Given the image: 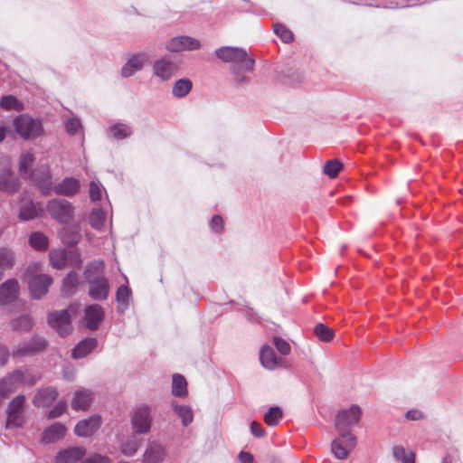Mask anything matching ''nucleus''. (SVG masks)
<instances>
[{
	"instance_id": "obj_1",
	"label": "nucleus",
	"mask_w": 463,
	"mask_h": 463,
	"mask_svg": "<svg viewBox=\"0 0 463 463\" xmlns=\"http://www.w3.org/2000/svg\"><path fill=\"white\" fill-rule=\"evenodd\" d=\"M215 55L222 61L231 63V71L238 84L249 81V78L244 73L253 71L255 61L244 49L222 46L215 51Z\"/></svg>"
},
{
	"instance_id": "obj_2",
	"label": "nucleus",
	"mask_w": 463,
	"mask_h": 463,
	"mask_svg": "<svg viewBox=\"0 0 463 463\" xmlns=\"http://www.w3.org/2000/svg\"><path fill=\"white\" fill-rule=\"evenodd\" d=\"M104 261L99 260L89 263L83 272L84 279L89 284V296L96 301L107 299L109 294L110 286L104 275Z\"/></svg>"
},
{
	"instance_id": "obj_3",
	"label": "nucleus",
	"mask_w": 463,
	"mask_h": 463,
	"mask_svg": "<svg viewBox=\"0 0 463 463\" xmlns=\"http://www.w3.org/2000/svg\"><path fill=\"white\" fill-rule=\"evenodd\" d=\"M24 274L33 298L40 299L47 294L50 286L52 284V278L40 272V264H30Z\"/></svg>"
},
{
	"instance_id": "obj_4",
	"label": "nucleus",
	"mask_w": 463,
	"mask_h": 463,
	"mask_svg": "<svg viewBox=\"0 0 463 463\" xmlns=\"http://www.w3.org/2000/svg\"><path fill=\"white\" fill-rule=\"evenodd\" d=\"M14 128L23 139H35L43 133L42 121L28 114H21L14 118Z\"/></svg>"
},
{
	"instance_id": "obj_5",
	"label": "nucleus",
	"mask_w": 463,
	"mask_h": 463,
	"mask_svg": "<svg viewBox=\"0 0 463 463\" xmlns=\"http://www.w3.org/2000/svg\"><path fill=\"white\" fill-rule=\"evenodd\" d=\"M48 214L61 223H68L73 217L74 207L65 199L54 198L46 203Z\"/></svg>"
},
{
	"instance_id": "obj_6",
	"label": "nucleus",
	"mask_w": 463,
	"mask_h": 463,
	"mask_svg": "<svg viewBox=\"0 0 463 463\" xmlns=\"http://www.w3.org/2000/svg\"><path fill=\"white\" fill-rule=\"evenodd\" d=\"M362 416V409L356 404L339 410L335 418L337 430L345 431L357 425Z\"/></svg>"
},
{
	"instance_id": "obj_7",
	"label": "nucleus",
	"mask_w": 463,
	"mask_h": 463,
	"mask_svg": "<svg viewBox=\"0 0 463 463\" xmlns=\"http://www.w3.org/2000/svg\"><path fill=\"white\" fill-rule=\"evenodd\" d=\"M47 346V341L44 337L40 335H33V337L19 343L13 348V358H21L24 356L33 355Z\"/></svg>"
},
{
	"instance_id": "obj_8",
	"label": "nucleus",
	"mask_w": 463,
	"mask_h": 463,
	"mask_svg": "<svg viewBox=\"0 0 463 463\" xmlns=\"http://www.w3.org/2000/svg\"><path fill=\"white\" fill-rule=\"evenodd\" d=\"M47 322L61 337H66L72 330L71 316L66 309L50 312Z\"/></svg>"
},
{
	"instance_id": "obj_9",
	"label": "nucleus",
	"mask_w": 463,
	"mask_h": 463,
	"mask_svg": "<svg viewBox=\"0 0 463 463\" xmlns=\"http://www.w3.org/2000/svg\"><path fill=\"white\" fill-rule=\"evenodd\" d=\"M25 402V396L23 394L14 398L7 407L6 428L20 427L24 423L23 409Z\"/></svg>"
},
{
	"instance_id": "obj_10",
	"label": "nucleus",
	"mask_w": 463,
	"mask_h": 463,
	"mask_svg": "<svg viewBox=\"0 0 463 463\" xmlns=\"http://www.w3.org/2000/svg\"><path fill=\"white\" fill-rule=\"evenodd\" d=\"M43 206L39 202H34L25 193L22 194L21 204L18 211V218L22 222H28L40 217L43 213Z\"/></svg>"
},
{
	"instance_id": "obj_11",
	"label": "nucleus",
	"mask_w": 463,
	"mask_h": 463,
	"mask_svg": "<svg viewBox=\"0 0 463 463\" xmlns=\"http://www.w3.org/2000/svg\"><path fill=\"white\" fill-rule=\"evenodd\" d=\"M200 48V41L187 35L173 37L165 43V49L171 52L195 51Z\"/></svg>"
},
{
	"instance_id": "obj_12",
	"label": "nucleus",
	"mask_w": 463,
	"mask_h": 463,
	"mask_svg": "<svg viewBox=\"0 0 463 463\" xmlns=\"http://www.w3.org/2000/svg\"><path fill=\"white\" fill-rule=\"evenodd\" d=\"M151 413L148 406L138 407L132 415V425L137 434H146L150 430Z\"/></svg>"
},
{
	"instance_id": "obj_13",
	"label": "nucleus",
	"mask_w": 463,
	"mask_h": 463,
	"mask_svg": "<svg viewBox=\"0 0 463 463\" xmlns=\"http://www.w3.org/2000/svg\"><path fill=\"white\" fill-rule=\"evenodd\" d=\"M21 182L8 165L0 166V191L6 194H15Z\"/></svg>"
},
{
	"instance_id": "obj_14",
	"label": "nucleus",
	"mask_w": 463,
	"mask_h": 463,
	"mask_svg": "<svg viewBox=\"0 0 463 463\" xmlns=\"http://www.w3.org/2000/svg\"><path fill=\"white\" fill-rule=\"evenodd\" d=\"M178 64L168 58L156 60L153 65V73L161 80H169L178 71Z\"/></svg>"
},
{
	"instance_id": "obj_15",
	"label": "nucleus",
	"mask_w": 463,
	"mask_h": 463,
	"mask_svg": "<svg viewBox=\"0 0 463 463\" xmlns=\"http://www.w3.org/2000/svg\"><path fill=\"white\" fill-rule=\"evenodd\" d=\"M355 436H336L331 442V451L339 459L345 458L355 447Z\"/></svg>"
},
{
	"instance_id": "obj_16",
	"label": "nucleus",
	"mask_w": 463,
	"mask_h": 463,
	"mask_svg": "<svg viewBox=\"0 0 463 463\" xmlns=\"http://www.w3.org/2000/svg\"><path fill=\"white\" fill-rule=\"evenodd\" d=\"M24 381V373L22 370H15L0 381V396L8 397L10 393L19 388Z\"/></svg>"
},
{
	"instance_id": "obj_17",
	"label": "nucleus",
	"mask_w": 463,
	"mask_h": 463,
	"mask_svg": "<svg viewBox=\"0 0 463 463\" xmlns=\"http://www.w3.org/2000/svg\"><path fill=\"white\" fill-rule=\"evenodd\" d=\"M148 61V56L145 52L135 53L131 55L121 69V75L124 78L133 76L136 72L141 71Z\"/></svg>"
},
{
	"instance_id": "obj_18",
	"label": "nucleus",
	"mask_w": 463,
	"mask_h": 463,
	"mask_svg": "<svg viewBox=\"0 0 463 463\" xmlns=\"http://www.w3.org/2000/svg\"><path fill=\"white\" fill-rule=\"evenodd\" d=\"M19 295V283L15 279H10L0 285V306L13 303Z\"/></svg>"
},
{
	"instance_id": "obj_19",
	"label": "nucleus",
	"mask_w": 463,
	"mask_h": 463,
	"mask_svg": "<svg viewBox=\"0 0 463 463\" xmlns=\"http://www.w3.org/2000/svg\"><path fill=\"white\" fill-rule=\"evenodd\" d=\"M84 313L86 327L90 330H96L104 318L103 308L98 304H93L86 307Z\"/></svg>"
},
{
	"instance_id": "obj_20",
	"label": "nucleus",
	"mask_w": 463,
	"mask_h": 463,
	"mask_svg": "<svg viewBox=\"0 0 463 463\" xmlns=\"http://www.w3.org/2000/svg\"><path fill=\"white\" fill-rule=\"evenodd\" d=\"M93 393L90 390L80 387L77 389L71 399V408L75 411H87L92 402Z\"/></svg>"
},
{
	"instance_id": "obj_21",
	"label": "nucleus",
	"mask_w": 463,
	"mask_h": 463,
	"mask_svg": "<svg viewBox=\"0 0 463 463\" xmlns=\"http://www.w3.org/2000/svg\"><path fill=\"white\" fill-rule=\"evenodd\" d=\"M59 392L56 388L48 386L39 389L33 398V403L36 407H47L51 405L58 397Z\"/></svg>"
},
{
	"instance_id": "obj_22",
	"label": "nucleus",
	"mask_w": 463,
	"mask_h": 463,
	"mask_svg": "<svg viewBox=\"0 0 463 463\" xmlns=\"http://www.w3.org/2000/svg\"><path fill=\"white\" fill-rule=\"evenodd\" d=\"M102 420L99 415H92L87 419L80 420L74 428L75 434H93L97 432Z\"/></svg>"
},
{
	"instance_id": "obj_23",
	"label": "nucleus",
	"mask_w": 463,
	"mask_h": 463,
	"mask_svg": "<svg viewBox=\"0 0 463 463\" xmlns=\"http://www.w3.org/2000/svg\"><path fill=\"white\" fill-rule=\"evenodd\" d=\"M61 241L68 246L76 245L81 238L79 225H66L60 231Z\"/></svg>"
},
{
	"instance_id": "obj_24",
	"label": "nucleus",
	"mask_w": 463,
	"mask_h": 463,
	"mask_svg": "<svg viewBox=\"0 0 463 463\" xmlns=\"http://www.w3.org/2000/svg\"><path fill=\"white\" fill-rule=\"evenodd\" d=\"M80 188V182L72 177L65 178L62 182L53 187V191L58 195L72 196Z\"/></svg>"
},
{
	"instance_id": "obj_25",
	"label": "nucleus",
	"mask_w": 463,
	"mask_h": 463,
	"mask_svg": "<svg viewBox=\"0 0 463 463\" xmlns=\"http://www.w3.org/2000/svg\"><path fill=\"white\" fill-rule=\"evenodd\" d=\"M33 181L36 184V185L43 191V193L47 194L51 188V174L48 166L43 165L41 166L39 173L33 172L30 175Z\"/></svg>"
},
{
	"instance_id": "obj_26",
	"label": "nucleus",
	"mask_w": 463,
	"mask_h": 463,
	"mask_svg": "<svg viewBox=\"0 0 463 463\" xmlns=\"http://www.w3.org/2000/svg\"><path fill=\"white\" fill-rule=\"evenodd\" d=\"M260 360L261 365L267 370L276 369L280 362L274 350L269 345H265L260 349Z\"/></svg>"
},
{
	"instance_id": "obj_27",
	"label": "nucleus",
	"mask_w": 463,
	"mask_h": 463,
	"mask_svg": "<svg viewBox=\"0 0 463 463\" xmlns=\"http://www.w3.org/2000/svg\"><path fill=\"white\" fill-rule=\"evenodd\" d=\"M85 455L83 448L75 447L60 451L56 457L57 463H76Z\"/></svg>"
},
{
	"instance_id": "obj_28",
	"label": "nucleus",
	"mask_w": 463,
	"mask_h": 463,
	"mask_svg": "<svg viewBox=\"0 0 463 463\" xmlns=\"http://www.w3.org/2000/svg\"><path fill=\"white\" fill-rule=\"evenodd\" d=\"M13 331L24 334L31 331L34 326V321L30 315H20L10 322Z\"/></svg>"
},
{
	"instance_id": "obj_29",
	"label": "nucleus",
	"mask_w": 463,
	"mask_h": 463,
	"mask_svg": "<svg viewBox=\"0 0 463 463\" xmlns=\"http://www.w3.org/2000/svg\"><path fill=\"white\" fill-rule=\"evenodd\" d=\"M98 345V341L94 337L85 338L81 340L73 349L71 356L74 359H80L88 355Z\"/></svg>"
},
{
	"instance_id": "obj_30",
	"label": "nucleus",
	"mask_w": 463,
	"mask_h": 463,
	"mask_svg": "<svg viewBox=\"0 0 463 463\" xmlns=\"http://www.w3.org/2000/svg\"><path fill=\"white\" fill-rule=\"evenodd\" d=\"M164 457L163 447L156 443H151L144 453L143 460L145 463H160Z\"/></svg>"
},
{
	"instance_id": "obj_31",
	"label": "nucleus",
	"mask_w": 463,
	"mask_h": 463,
	"mask_svg": "<svg viewBox=\"0 0 463 463\" xmlns=\"http://www.w3.org/2000/svg\"><path fill=\"white\" fill-rule=\"evenodd\" d=\"M79 286V277L76 272H70L62 280L61 292L63 297H70L76 293Z\"/></svg>"
},
{
	"instance_id": "obj_32",
	"label": "nucleus",
	"mask_w": 463,
	"mask_h": 463,
	"mask_svg": "<svg viewBox=\"0 0 463 463\" xmlns=\"http://www.w3.org/2000/svg\"><path fill=\"white\" fill-rule=\"evenodd\" d=\"M131 298V290L128 285H121L116 292V300L118 303V312L124 313L129 307Z\"/></svg>"
},
{
	"instance_id": "obj_33",
	"label": "nucleus",
	"mask_w": 463,
	"mask_h": 463,
	"mask_svg": "<svg viewBox=\"0 0 463 463\" xmlns=\"http://www.w3.org/2000/svg\"><path fill=\"white\" fill-rule=\"evenodd\" d=\"M107 134L115 139H124L133 134L132 128L125 123H115L107 129Z\"/></svg>"
},
{
	"instance_id": "obj_34",
	"label": "nucleus",
	"mask_w": 463,
	"mask_h": 463,
	"mask_svg": "<svg viewBox=\"0 0 463 463\" xmlns=\"http://www.w3.org/2000/svg\"><path fill=\"white\" fill-rule=\"evenodd\" d=\"M171 406L184 426H188L193 421L194 412L190 406L179 405L176 402H172Z\"/></svg>"
},
{
	"instance_id": "obj_35",
	"label": "nucleus",
	"mask_w": 463,
	"mask_h": 463,
	"mask_svg": "<svg viewBox=\"0 0 463 463\" xmlns=\"http://www.w3.org/2000/svg\"><path fill=\"white\" fill-rule=\"evenodd\" d=\"M35 160L32 150L24 151L19 157V172L22 175H31V167Z\"/></svg>"
},
{
	"instance_id": "obj_36",
	"label": "nucleus",
	"mask_w": 463,
	"mask_h": 463,
	"mask_svg": "<svg viewBox=\"0 0 463 463\" xmlns=\"http://www.w3.org/2000/svg\"><path fill=\"white\" fill-rule=\"evenodd\" d=\"M172 394L175 397H185L188 394L187 382L179 373H175L172 379Z\"/></svg>"
},
{
	"instance_id": "obj_37",
	"label": "nucleus",
	"mask_w": 463,
	"mask_h": 463,
	"mask_svg": "<svg viewBox=\"0 0 463 463\" xmlns=\"http://www.w3.org/2000/svg\"><path fill=\"white\" fill-rule=\"evenodd\" d=\"M49 259L52 267L61 269L65 267L68 255L66 250L62 249H52L49 252Z\"/></svg>"
},
{
	"instance_id": "obj_38",
	"label": "nucleus",
	"mask_w": 463,
	"mask_h": 463,
	"mask_svg": "<svg viewBox=\"0 0 463 463\" xmlns=\"http://www.w3.org/2000/svg\"><path fill=\"white\" fill-rule=\"evenodd\" d=\"M15 264V254L14 250L8 247L0 248V267L5 270H9Z\"/></svg>"
},
{
	"instance_id": "obj_39",
	"label": "nucleus",
	"mask_w": 463,
	"mask_h": 463,
	"mask_svg": "<svg viewBox=\"0 0 463 463\" xmlns=\"http://www.w3.org/2000/svg\"><path fill=\"white\" fill-rule=\"evenodd\" d=\"M29 244L36 250H45L49 246V240L43 232H34L29 236Z\"/></svg>"
},
{
	"instance_id": "obj_40",
	"label": "nucleus",
	"mask_w": 463,
	"mask_h": 463,
	"mask_svg": "<svg viewBox=\"0 0 463 463\" xmlns=\"http://www.w3.org/2000/svg\"><path fill=\"white\" fill-rule=\"evenodd\" d=\"M394 458L401 463H414L415 454L412 450H406L402 446H394L392 449Z\"/></svg>"
},
{
	"instance_id": "obj_41",
	"label": "nucleus",
	"mask_w": 463,
	"mask_h": 463,
	"mask_svg": "<svg viewBox=\"0 0 463 463\" xmlns=\"http://www.w3.org/2000/svg\"><path fill=\"white\" fill-rule=\"evenodd\" d=\"M192 81L188 79H180L173 86L172 93L176 98L185 97L192 90Z\"/></svg>"
},
{
	"instance_id": "obj_42",
	"label": "nucleus",
	"mask_w": 463,
	"mask_h": 463,
	"mask_svg": "<svg viewBox=\"0 0 463 463\" xmlns=\"http://www.w3.org/2000/svg\"><path fill=\"white\" fill-rule=\"evenodd\" d=\"M140 446V441L137 436H127L121 442V452L125 456H132Z\"/></svg>"
},
{
	"instance_id": "obj_43",
	"label": "nucleus",
	"mask_w": 463,
	"mask_h": 463,
	"mask_svg": "<svg viewBox=\"0 0 463 463\" xmlns=\"http://www.w3.org/2000/svg\"><path fill=\"white\" fill-rule=\"evenodd\" d=\"M0 106L6 110L22 111L24 109L23 102L13 95L4 96L0 100Z\"/></svg>"
},
{
	"instance_id": "obj_44",
	"label": "nucleus",
	"mask_w": 463,
	"mask_h": 463,
	"mask_svg": "<svg viewBox=\"0 0 463 463\" xmlns=\"http://www.w3.org/2000/svg\"><path fill=\"white\" fill-rule=\"evenodd\" d=\"M314 334L320 341L324 342H329L334 337V331L322 323H318L315 326Z\"/></svg>"
},
{
	"instance_id": "obj_45",
	"label": "nucleus",
	"mask_w": 463,
	"mask_h": 463,
	"mask_svg": "<svg viewBox=\"0 0 463 463\" xmlns=\"http://www.w3.org/2000/svg\"><path fill=\"white\" fill-rule=\"evenodd\" d=\"M282 418V411L279 407H271L265 412L263 420L269 426H276Z\"/></svg>"
},
{
	"instance_id": "obj_46",
	"label": "nucleus",
	"mask_w": 463,
	"mask_h": 463,
	"mask_svg": "<svg viewBox=\"0 0 463 463\" xmlns=\"http://www.w3.org/2000/svg\"><path fill=\"white\" fill-rule=\"evenodd\" d=\"M106 219V213L101 209H94L90 215V223L92 228L101 230Z\"/></svg>"
},
{
	"instance_id": "obj_47",
	"label": "nucleus",
	"mask_w": 463,
	"mask_h": 463,
	"mask_svg": "<svg viewBox=\"0 0 463 463\" xmlns=\"http://www.w3.org/2000/svg\"><path fill=\"white\" fill-rule=\"evenodd\" d=\"M343 168V164L337 160L333 159L327 161L323 168V172L325 175H328L330 178H335L340 170Z\"/></svg>"
},
{
	"instance_id": "obj_48",
	"label": "nucleus",
	"mask_w": 463,
	"mask_h": 463,
	"mask_svg": "<svg viewBox=\"0 0 463 463\" xmlns=\"http://www.w3.org/2000/svg\"><path fill=\"white\" fill-rule=\"evenodd\" d=\"M274 33L281 39V41L285 43H291L293 41V33L287 29L281 24H274L273 25Z\"/></svg>"
},
{
	"instance_id": "obj_49",
	"label": "nucleus",
	"mask_w": 463,
	"mask_h": 463,
	"mask_svg": "<svg viewBox=\"0 0 463 463\" xmlns=\"http://www.w3.org/2000/svg\"><path fill=\"white\" fill-rule=\"evenodd\" d=\"M67 408V402L65 400L59 401L55 406L48 412L49 419L60 417L64 413Z\"/></svg>"
},
{
	"instance_id": "obj_50",
	"label": "nucleus",
	"mask_w": 463,
	"mask_h": 463,
	"mask_svg": "<svg viewBox=\"0 0 463 463\" xmlns=\"http://www.w3.org/2000/svg\"><path fill=\"white\" fill-rule=\"evenodd\" d=\"M273 343H274V345L276 346L277 350L281 354L288 355L290 354L291 347L286 340H284L279 336H275L273 338Z\"/></svg>"
},
{
	"instance_id": "obj_51",
	"label": "nucleus",
	"mask_w": 463,
	"mask_h": 463,
	"mask_svg": "<svg viewBox=\"0 0 463 463\" xmlns=\"http://www.w3.org/2000/svg\"><path fill=\"white\" fill-rule=\"evenodd\" d=\"M65 128L71 135H74L81 130L80 120L77 118H71L65 123Z\"/></svg>"
},
{
	"instance_id": "obj_52",
	"label": "nucleus",
	"mask_w": 463,
	"mask_h": 463,
	"mask_svg": "<svg viewBox=\"0 0 463 463\" xmlns=\"http://www.w3.org/2000/svg\"><path fill=\"white\" fill-rule=\"evenodd\" d=\"M67 428L61 422H54L49 426L43 432V434H65Z\"/></svg>"
},
{
	"instance_id": "obj_53",
	"label": "nucleus",
	"mask_w": 463,
	"mask_h": 463,
	"mask_svg": "<svg viewBox=\"0 0 463 463\" xmlns=\"http://www.w3.org/2000/svg\"><path fill=\"white\" fill-rule=\"evenodd\" d=\"M90 197L92 201H99L101 198V190L94 181L90 184Z\"/></svg>"
},
{
	"instance_id": "obj_54",
	"label": "nucleus",
	"mask_w": 463,
	"mask_h": 463,
	"mask_svg": "<svg viewBox=\"0 0 463 463\" xmlns=\"http://www.w3.org/2000/svg\"><path fill=\"white\" fill-rule=\"evenodd\" d=\"M68 260L71 262V264L76 268L80 267L82 263L80 252L78 250L70 251Z\"/></svg>"
},
{
	"instance_id": "obj_55",
	"label": "nucleus",
	"mask_w": 463,
	"mask_h": 463,
	"mask_svg": "<svg viewBox=\"0 0 463 463\" xmlns=\"http://www.w3.org/2000/svg\"><path fill=\"white\" fill-rule=\"evenodd\" d=\"M405 418L408 420H420L424 419V414L418 409H411L405 413Z\"/></svg>"
},
{
	"instance_id": "obj_56",
	"label": "nucleus",
	"mask_w": 463,
	"mask_h": 463,
	"mask_svg": "<svg viewBox=\"0 0 463 463\" xmlns=\"http://www.w3.org/2000/svg\"><path fill=\"white\" fill-rule=\"evenodd\" d=\"M222 218L220 215L213 216L210 226L214 232H220L222 230Z\"/></svg>"
},
{
	"instance_id": "obj_57",
	"label": "nucleus",
	"mask_w": 463,
	"mask_h": 463,
	"mask_svg": "<svg viewBox=\"0 0 463 463\" xmlns=\"http://www.w3.org/2000/svg\"><path fill=\"white\" fill-rule=\"evenodd\" d=\"M10 355H12V353L10 354V351L7 348V346L0 345V365L1 366H4L7 363Z\"/></svg>"
},
{
	"instance_id": "obj_58",
	"label": "nucleus",
	"mask_w": 463,
	"mask_h": 463,
	"mask_svg": "<svg viewBox=\"0 0 463 463\" xmlns=\"http://www.w3.org/2000/svg\"><path fill=\"white\" fill-rule=\"evenodd\" d=\"M75 369L72 366H64L62 369L63 378L69 382L75 379Z\"/></svg>"
},
{
	"instance_id": "obj_59",
	"label": "nucleus",
	"mask_w": 463,
	"mask_h": 463,
	"mask_svg": "<svg viewBox=\"0 0 463 463\" xmlns=\"http://www.w3.org/2000/svg\"><path fill=\"white\" fill-rule=\"evenodd\" d=\"M24 381L23 383L28 384L30 386L35 384L38 380L40 379V376L32 374L29 371H24Z\"/></svg>"
},
{
	"instance_id": "obj_60",
	"label": "nucleus",
	"mask_w": 463,
	"mask_h": 463,
	"mask_svg": "<svg viewBox=\"0 0 463 463\" xmlns=\"http://www.w3.org/2000/svg\"><path fill=\"white\" fill-rule=\"evenodd\" d=\"M90 463H109V459L106 456L99 454H94L87 459Z\"/></svg>"
},
{
	"instance_id": "obj_61",
	"label": "nucleus",
	"mask_w": 463,
	"mask_h": 463,
	"mask_svg": "<svg viewBox=\"0 0 463 463\" xmlns=\"http://www.w3.org/2000/svg\"><path fill=\"white\" fill-rule=\"evenodd\" d=\"M241 463H253V456L250 452L241 451L238 455Z\"/></svg>"
},
{
	"instance_id": "obj_62",
	"label": "nucleus",
	"mask_w": 463,
	"mask_h": 463,
	"mask_svg": "<svg viewBox=\"0 0 463 463\" xmlns=\"http://www.w3.org/2000/svg\"><path fill=\"white\" fill-rule=\"evenodd\" d=\"M251 434H264V430L260 423L252 421L250 425Z\"/></svg>"
},
{
	"instance_id": "obj_63",
	"label": "nucleus",
	"mask_w": 463,
	"mask_h": 463,
	"mask_svg": "<svg viewBox=\"0 0 463 463\" xmlns=\"http://www.w3.org/2000/svg\"><path fill=\"white\" fill-rule=\"evenodd\" d=\"M55 436H43V442H52L55 441Z\"/></svg>"
},
{
	"instance_id": "obj_64",
	"label": "nucleus",
	"mask_w": 463,
	"mask_h": 463,
	"mask_svg": "<svg viewBox=\"0 0 463 463\" xmlns=\"http://www.w3.org/2000/svg\"><path fill=\"white\" fill-rule=\"evenodd\" d=\"M5 137V128H0V142L4 140Z\"/></svg>"
}]
</instances>
